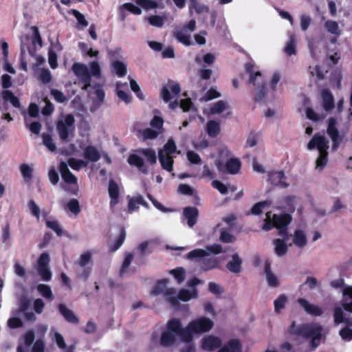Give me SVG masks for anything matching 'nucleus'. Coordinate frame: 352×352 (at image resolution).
<instances>
[{"label": "nucleus", "mask_w": 352, "mask_h": 352, "mask_svg": "<svg viewBox=\"0 0 352 352\" xmlns=\"http://www.w3.org/2000/svg\"><path fill=\"white\" fill-rule=\"evenodd\" d=\"M72 69L79 81L84 84L82 89L85 90L90 86L91 76L97 78L101 77L100 66L96 61L90 62L89 63V67L85 64L75 63L72 65Z\"/></svg>", "instance_id": "4"}, {"label": "nucleus", "mask_w": 352, "mask_h": 352, "mask_svg": "<svg viewBox=\"0 0 352 352\" xmlns=\"http://www.w3.org/2000/svg\"><path fill=\"white\" fill-rule=\"evenodd\" d=\"M281 74L274 72L271 75L267 85L265 84L261 72L252 74L249 77V82L254 87V98L256 101L270 102L273 101L278 93H280V81Z\"/></svg>", "instance_id": "1"}, {"label": "nucleus", "mask_w": 352, "mask_h": 352, "mask_svg": "<svg viewBox=\"0 0 352 352\" xmlns=\"http://www.w3.org/2000/svg\"><path fill=\"white\" fill-rule=\"evenodd\" d=\"M150 25L160 28L164 24V18L160 16H150L146 19Z\"/></svg>", "instance_id": "58"}, {"label": "nucleus", "mask_w": 352, "mask_h": 352, "mask_svg": "<svg viewBox=\"0 0 352 352\" xmlns=\"http://www.w3.org/2000/svg\"><path fill=\"white\" fill-rule=\"evenodd\" d=\"M307 147L309 150L316 148L319 153H327L329 147V140L323 135L316 133L307 143Z\"/></svg>", "instance_id": "13"}, {"label": "nucleus", "mask_w": 352, "mask_h": 352, "mask_svg": "<svg viewBox=\"0 0 352 352\" xmlns=\"http://www.w3.org/2000/svg\"><path fill=\"white\" fill-rule=\"evenodd\" d=\"M217 168L219 172H226L229 174H237L241 166V163L238 158L231 157L223 165L220 160H217L214 163Z\"/></svg>", "instance_id": "11"}, {"label": "nucleus", "mask_w": 352, "mask_h": 352, "mask_svg": "<svg viewBox=\"0 0 352 352\" xmlns=\"http://www.w3.org/2000/svg\"><path fill=\"white\" fill-rule=\"evenodd\" d=\"M67 166H69L73 170H79L80 168L87 166V161L78 160L76 158H69L68 160Z\"/></svg>", "instance_id": "41"}, {"label": "nucleus", "mask_w": 352, "mask_h": 352, "mask_svg": "<svg viewBox=\"0 0 352 352\" xmlns=\"http://www.w3.org/2000/svg\"><path fill=\"white\" fill-rule=\"evenodd\" d=\"M108 192L110 197V207L113 208L119 202L120 188L118 184L113 180L109 183Z\"/></svg>", "instance_id": "20"}, {"label": "nucleus", "mask_w": 352, "mask_h": 352, "mask_svg": "<svg viewBox=\"0 0 352 352\" xmlns=\"http://www.w3.org/2000/svg\"><path fill=\"white\" fill-rule=\"evenodd\" d=\"M221 344L220 338L213 336H208L203 339L201 346L203 349L212 351L218 349Z\"/></svg>", "instance_id": "22"}, {"label": "nucleus", "mask_w": 352, "mask_h": 352, "mask_svg": "<svg viewBox=\"0 0 352 352\" xmlns=\"http://www.w3.org/2000/svg\"><path fill=\"white\" fill-rule=\"evenodd\" d=\"M0 98L3 100L1 107H7L8 102L15 108H19L21 106L19 99L11 91L3 90L0 94Z\"/></svg>", "instance_id": "21"}, {"label": "nucleus", "mask_w": 352, "mask_h": 352, "mask_svg": "<svg viewBox=\"0 0 352 352\" xmlns=\"http://www.w3.org/2000/svg\"><path fill=\"white\" fill-rule=\"evenodd\" d=\"M265 274L269 286L276 287L278 285V279L277 276L272 272L270 264H265Z\"/></svg>", "instance_id": "33"}, {"label": "nucleus", "mask_w": 352, "mask_h": 352, "mask_svg": "<svg viewBox=\"0 0 352 352\" xmlns=\"http://www.w3.org/2000/svg\"><path fill=\"white\" fill-rule=\"evenodd\" d=\"M111 66L113 71L119 77H122L126 75L127 72L126 63L122 61L116 60L112 62Z\"/></svg>", "instance_id": "34"}, {"label": "nucleus", "mask_w": 352, "mask_h": 352, "mask_svg": "<svg viewBox=\"0 0 352 352\" xmlns=\"http://www.w3.org/2000/svg\"><path fill=\"white\" fill-rule=\"evenodd\" d=\"M338 120L334 117H331L328 120L327 133L333 142V148H337L342 141V137L340 134L336 125Z\"/></svg>", "instance_id": "14"}, {"label": "nucleus", "mask_w": 352, "mask_h": 352, "mask_svg": "<svg viewBox=\"0 0 352 352\" xmlns=\"http://www.w3.org/2000/svg\"><path fill=\"white\" fill-rule=\"evenodd\" d=\"M177 334L168 329L162 332L160 338V344L164 347L173 345L176 341Z\"/></svg>", "instance_id": "24"}, {"label": "nucleus", "mask_w": 352, "mask_h": 352, "mask_svg": "<svg viewBox=\"0 0 352 352\" xmlns=\"http://www.w3.org/2000/svg\"><path fill=\"white\" fill-rule=\"evenodd\" d=\"M324 26L329 33L336 36H339L342 33V29L338 23L335 21L327 20L324 22Z\"/></svg>", "instance_id": "31"}, {"label": "nucleus", "mask_w": 352, "mask_h": 352, "mask_svg": "<svg viewBox=\"0 0 352 352\" xmlns=\"http://www.w3.org/2000/svg\"><path fill=\"white\" fill-rule=\"evenodd\" d=\"M201 283V280L195 277L188 281L187 287L179 289L178 297L181 300V303L197 299L199 292L197 286Z\"/></svg>", "instance_id": "10"}, {"label": "nucleus", "mask_w": 352, "mask_h": 352, "mask_svg": "<svg viewBox=\"0 0 352 352\" xmlns=\"http://www.w3.org/2000/svg\"><path fill=\"white\" fill-rule=\"evenodd\" d=\"M135 2L145 10L154 9L158 6L157 3L152 0H136Z\"/></svg>", "instance_id": "55"}, {"label": "nucleus", "mask_w": 352, "mask_h": 352, "mask_svg": "<svg viewBox=\"0 0 352 352\" xmlns=\"http://www.w3.org/2000/svg\"><path fill=\"white\" fill-rule=\"evenodd\" d=\"M153 243V241H143L138 246V250L142 254H149L152 252L151 244Z\"/></svg>", "instance_id": "57"}, {"label": "nucleus", "mask_w": 352, "mask_h": 352, "mask_svg": "<svg viewBox=\"0 0 352 352\" xmlns=\"http://www.w3.org/2000/svg\"><path fill=\"white\" fill-rule=\"evenodd\" d=\"M287 237L283 239H275L272 241L274 245V252L279 257L283 256L287 253L288 248L291 245L287 243Z\"/></svg>", "instance_id": "19"}, {"label": "nucleus", "mask_w": 352, "mask_h": 352, "mask_svg": "<svg viewBox=\"0 0 352 352\" xmlns=\"http://www.w3.org/2000/svg\"><path fill=\"white\" fill-rule=\"evenodd\" d=\"M25 126L30 129V131L36 135H38L41 130V124L38 122H31L30 119L26 115H24Z\"/></svg>", "instance_id": "38"}, {"label": "nucleus", "mask_w": 352, "mask_h": 352, "mask_svg": "<svg viewBox=\"0 0 352 352\" xmlns=\"http://www.w3.org/2000/svg\"><path fill=\"white\" fill-rule=\"evenodd\" d=\"M270 181L275 186L286 188L288 184L285 182V176L282 171L272 172L270 174Z\"/></svg>", "instance_id": "26"}, {"label": "nucleus", "mask_w": 352, "mask_h": 352, "mask_svg": "<svg viewBox=\"0 0 352 352\" xmlns=\"http://www.w3.org/2000/svg\"><path fill=\"white\" fill-rule=\"evenodd\" d=\"M339 335L342 339L345 341H350L352 340V320L346 321L345 327L340 330Z\"/></svg>", "instance_id": "35"}, {"label": "nucleus", "mask_w": 352, "mask_h": 352, "mask_svg": "<svg viewBox=\"0 0 352 352\" xmlns=\"http://www.w3.org/2000/svg\"><path fill=\"white\" fill-rule=\"evenodd\" d=\"M269 205L270 203L267 201L258 202L252 208V213L253 214L258 215L261 214L263 212V209L268 206Z\"/></svg>", "instance_id": "62"}, {"label": "nucleus", "mask_w": 352, "mask_h": 352, "mask_svg": "<svg viewBox=\"0 0 352 352\" xmlns=\"http://www.w3.org/2000/svg\"><path fill=\"white\" fill-rule=\"evenodd\" d=\"M74 117L72 114L63 116L58 119L56 130L62 140L67 141L69 137L74 136Z\"/></svg>", "instance_id": "8"}, {"label": "nucleus", "mask_w": 352, "mask_h": 352, "mask_svg": "<svg viewBox=\"0 0 352 352\" xmlns=\"http://www.w3.org/2000/svg\"><path fill=\"white\" fill-rule=\"evenodd\" d=\"M221 131V125L219 122L216 120H209L206 124V132L211 138L217 137Z\"/></svg>", "instance_id": "30"}, {"label": "nucleus", "mask_w": 352, "mask_h": 352, "mask_svg": "<svg viewBox=\"0 0 352 352\" xmlns=\"http://www.w3.org/2000/svg\"><path fill=\"white\" fill-rule=\"evenodd\" d=\"M212 327L213 322L206 317H201L189 322V327L193 329L195 334L208 332Z\"/></svg>", "instance_id": "15"}, {"label": "nucleus", "mask_w": 352, "mask_h": 352, "mask_svg": "<svg viewBox=\"0 0 352 352\" xmlns=\"http://www.w3.org/2000/svg\"><path fill=\"white\" fill-rule=\"evenodd\" d=\"M176 144L172 139H169L164 147L158 151L159 161L163 169L171 172L173 166V156L176 152Z\"/></svg>", "instance_id": "7"}, {"label": "nucleus", "mask_w": 352, "mask_h": 352, "mask_svg": "<svg viewBox=\"0 0 352 352\" xmlns=\"http://www.w3.org/2000/svg\"><path fill=\"white\" fill-rule=\"evenodd\" d=\"M37 289L41 293V294L45 298L50 300L52 299V293L50 287L48 285L40 284L39 285H38Z\"/></svg>", "instance_id": "56"}, {"label": "nucleus", "mask_w": 352, "mask_h": 352, "mask_svg": "<svg viewBox=\"0 0 352 352\" xmlns=\"http://www.w3.org/2000/svg\"><path fill=\"white\" fill-rule=\"evenodd\" d=\"M43 144L47 148L50 152L55 151L56 146L52 140V137L47 134H43L42 135Z\"/></svg>", "instance_id": "52"}, {"label": "nucleus", "mask_w": 352, "mask_h": 352, "mask_svg": "<svg viewBox=\"0 0 352 352\" xmlns=\"http://www.w3.org/2000/svg\"><path fill=\"white\" fill-rule=\"evenodd\" d=\"M175 37L180 43L185 45L188 46L192 44L190 36L183 29L175 33Z\"/></svg>", "instance_id": "42"}, {"label": "nucleus", "mask_w": 352, "mask_h": 352, "mask_svg": "<svg viewBox=\"0 0 352 352\" xmlns=\"http://www.w3.org/2000/svg\"><path fill=\"white\" fill-rule=\"evenodd\" d=\"M153 295L162 294L167 303L173 307L181 305V300L179 298V290L169 287V280L163 278L158 280L151 292Z\"/></svg>", "instance_id": "5"}, {"label": "nucleus", "mask_w": 352, "mask_h": 352, "mask_svg": "<svg viewBox=\"0 0 352 352\" xmlns=\"http://www.w3.org/2000/svg\"><path fill=\"white\" fill-rule=\"evenodd\" d=\"M35 339V334L34 332L32 330L28 331L24 335H23V344L25 346L29 347L30 346L32 343L34 342Z\"/></svg>", "instance_id": "64"}, {"label": "nucleus", "mask_w": 352, "mask_h": 352, "mask_svg": "<svg viewBox=\"0 0 352 352\" xmlns=\"http://www.w3.org/2000/svg\"><path fill=\"white\" fill-rule=\"evenodd\" d=\"M343 309H334L333 318H334V324L338 325L340 323L346 324V321L349 320H352V317H346L344 316Z\"/></svg>", "instance_id": "44"}, {"label": "nucleus", "mask_w": 352, "mask_h": 352, "mask_svg": "<svg viewBox=\"0 0 352 352\" xmlns=\"http://www.w3.org/2000/svg\"><path fill=\"white\" fill-rule=\"evenodd\" d=\"M167 328L173 331L179 336L184 342L190 343L192 341L193 334H195L192 328L189 327V323L184 328L181 321L177 318H173L168 320Z\"/></svg>", "instance_id": "9"}, {"label": "nucleus", "mask_w": 352, "mask_h": 352, "mask_svg": "<svg viewBox=\"0 0 352 352\" xmlns=\"http://www.w3.org/2000/svg\"><path fill=\"white\" fill-rule=\"evenodd\" d=\"M288 300V296L285 294H280L274 302V308H283L285 307Z\"/></svg>", "instance_id": "60"}, {"label": "nucleus", "mask_w": 352, "mask_h": 352, "mask_svg": "<svg viewBox=\"0 0 352 352\" xmlns=\"http://www.w3.org/2000/svg\"><path fill=\"white\" fill-rule=\"evenodd\" d=\"M59 171L65 182L68 184L74 185L73 192L76 193L78 190L77 178L71 173L66 162H61L60 163Z\"/></svg>", "instance_id": "18"}, {"label": "nucleus", "mask_w": 352, "mask_h": 352, "mask_svg": "<svg viewBox=\"0 0 352 352\" xmlns=\"http://www.w3.org/2000/svg\"><path fill=\"white\" fill-rule=\"evenodd\" d=\"M221 252V246L219 244H213L206 247V249H195L190 252L187 256L188 259H201L208 256L210 253L217 254Z\"/></svg>", "instance_id": "16"}, {"label": "nucleus", "mask_w": 352, "mask_h": 352, "mask_svg": "<svg viewBox=\"0 0 352 352\" xmlns=\"http://www.w3.org/2000/svg\"><path fill=\"white\" fill-rule=\"evenodd\" d=\"M284 50L289 56L296 54V41L294 36H291L289 41L286 43Z\"/></svg>", "instance_id": "50"}, {"label": "nucleus", "mask_w": 352, "mask_h": 352, "mask_svg": "<svg viewBox=\"0 0 352 352\" xmlns=\"http://www.w3.org/2000/svg\"><path fill=\"white\" fill-rule=\"evenodd\" d=\"M83 156L85 160L89 162H96L100 158V154L98 150L93 146H87L83 149Z\"/></svg>", "instance_id": "23"}, {"label": "nucleus", "mask_w": 352, "mask_h": 352, "mask_svg": "<svg viewBox=\"0 0 352 352\" xmlns=\"http://www.w3.org/2000/svg\"><path fill=\"white\" fill-rule=\"evenodd\" d=\"M72 14L78 21V28H85L88 25V22L85 19V16L76 10H72Z\"/></svg>", "instance_id": "49"}, {"label": "nucleus", "mask_w": 352, "mask_h": 352, "mask_svg": "<svg viewBox=\"0 0 352 352\" xmlns=\"http://www.w3.org/2000/svg\"><path fill=\"white\" fill-rule=\"evenodd\" d=\"M45 223L47 228L53 230L58 235L63 234L62 229L57 221L47 219Z\"/></svg>", "instance_id": "61"}, {"label": "nucleus", "mask_w": 352, "mask_h": 352, "mask_svg": "<svg viewBox=\"0 0 352 352\" xmlns=\"http://www.w3.org/2000/svg\"><path fill=\"white\" fill-rule=\"evenodd\" d=\"M50 255L44 252L41 254L36 263V270L41 278L45 281L51 279L52 274L49 268Z\"/></svg>", "instance_id": "12"}, {"label": "nucleus", "mask_w": 352, "mask_h": 352, "mask_svg": "<svg viewBox=\"0 0 352 352\" xmlns=\"http://www.w3.org/2000/svg\"><path fill=\"white\" fill-rule=\"evenodd\" d=\"M181 91L179 84L176 82H169L161 90L160 96L164 101L169 102V107L170 109H175L179 104L180 107L184 111H187L189 110L192 105L190 98L181 99L178 101V95Z\"/></svg>", "instance_id": "3"}, {"label": "nucleus", "mask_w": 352, "mask_h": 352, "mask_svg": "<svg viewBox=\"0 0 352 352\" xmlns=\"http://www.w3.org/2000/svg\"><path fill=\"white\" fill-rule=\"evenodd\" d=\"M328 152L320 153L315 162V170L321 172L324 170L328 163Z\"/></svg>", "instance_id": "37"}, {"label": "nucleus", "mask_w": 352, "mask_h": 352, "mask_svg": "<svg viewBox=\"0 0 352 352\" xmlns=\"http://www.w3.org/2000/svg\"><path fill=\"white\" fill-rule=\"evenodd\" d=\"M61 315L64 317L65 320L68 322L77 324L78 322V318L74 314L72 309H59Z\"/></svg>", "instance_id": "46"}, {"label": "nucleus", "mask_w": 352, "mask_h": 352, "mask_svg": "<svg viewBox=\"0 0 352 352\" xmlns=\"http://www.w3.org/2000/svg\"><path fill=\"white\" fill-rule=\"evenodd\" d=\"M38 78L43 83H48L52 78L51 73L48 69H41L38 72Z\"/></svg>", "instance_id": "63"}, {"label": "nucleus", "mask_w": 352, "mask_h": 352, "mask_svg": "<svg viewBox=\"0 0 352 352\" xmlns=\"http://www.w3.org/2000/svg\"><path fill=\"white\" fill-rule=\"evenodd\" d=\"M184 215L188 219V225L189 227H192L196 223L198 216V210L193 207L186 208L184 209Z\"/></svg>", "instance_id": "32"}, {"label": "nucleus", "mask_w": 352, "mask_h": 352, "mask_svg": "<svg viewBox=\"0 0 352 352\" xmlns=\"http://www.w3.org/2000/svg\"><path fill=\"white\" fill-rule=\"evenodd\" d=\"M144 199L142 196H137L135 197L131 198L128 204V210L130 213L133 212L137 209L139 208L140 205L144 204Z\"/></svg>", "instance_id": "40"}, {"label": "nucleus", "mask_w": 352, "mask_h": 352, "mask_svg": "<svg viewBox=\"0 0 352 352\" xmlns=\"http://www.w3.org/2000/svg\"><path fill=\"white\" fill-rule=\"evenodd\" d=\"M140 152L146 157L147 161L151 164H154L156 163V161H157L156 160V153L154 150L150 149V148H146V149H142Z\"/></svg>", "instance_id": "53"}, {"label": "nucleus", "mask_w": 352, "mask_h": 352, "mask_svg": "<svg viewBox=\"0 0 352 352\" xmlns=\"http://www.w3.org/2000/svg\"><path fill=\"white\" fill-rule=\"evenodd\" d=\"M170 274L173 276L177 284H182L185 279V270L182 267H178L170 271Z\"/></svg>", "instance_id": "47"}, {"label": "nucleus", "mask_w": 352, "mask_h": 352, "mask_svg": "<svg viewBox=\"0 0 352 352\" xmlns=\"http://www.w3.org/2000/svg\"><path fill=\"white\" fill-rule=\"evenodd\" d=\"M228 108L226 101L219 100L214 103L209 109V113L211 115H217L223 113Z\"/></svg>", "instance_id": "36"}, {"label": "nucleus", "mask_w": 352, "mask_h": 352, "mask_svg": "<svg viewBox=\"0 0 352 352\" xmlns=\"http://www.w3.org/2000/svg\"><path fill=\"white\" fill-rule=\"evenodd\" d=\"M3 58L2 60L1 64L3 69L10 74H15L16 71L12 66V65L8 60V45L6 42H3L1 45Z\"/></svg>", "instance_id": "29"}, {"label": "nucleus", "mask_w": 352, "mask_h": 352, "mask_svg": "<svg viewBox=\"0 0 352 352\" xmlns=\"http://www.w3.org/2000/svg\"><path fill=\"white\" fill-rule=\"evenodd\" d=\"M292 218L289 214H282L277 215L272 212L266 213V218L263 226V230L268 231L273 228H276L280 232H285L286 227L290 223Z\"/></svg>", "instance_id": "6"}, {"label": "nucleus", "mask_w": 352, "mask_h": 352, "mask_svg": "<svg viewBox=\"0 0 352 352\" xmlns=\"http://www.w3.org/2000/svg\"><path fill=\"white\" fill-rule=\"evenodd\" d=\"M68 209L75 215H77L80 212L79 202L76 199H72L67 204Z\"/></svg>", "instance_id": "59"}, {"label": "nucleus", "mask_w": 352, "mask_h": 352, "mask_svg": "<svg viewBox=\"0 0 352 352\" xmlns=\"http://www.w3.org/2000/svg\"><path fill=\"white\" fill-rule=\"evenodd\" d=\"M323 108L326 111H330L334 107V100L331 93L324 89L321 92Z\"/></svg>", "instance_id": "27"}, {"label": "nucleus", "mask_w": 352, "mask_h": 352, "mask_svg": "<svg viewBox=\"0 0 352 352\" xmlns=\"http://www.w3.org/2000/svg\"><path fill=\"white\" fill-rule=\"evenodd\" d=\"M306 116L307 117L313 121H320L322 120L326 115L323 113H317L314 109L311 108H307L306 109Z\"/></svg>", "instance_id": "51"}, {"label": "nucleus", "mask_w": 352, "mask_h": 352, "mask_svg": "<svg viewBox=\"0 0 352 352\" xmlns=\"http://www.w3.org/2000/svg\"><path fill=\"white\" fill-rule=\"evenodd\" d=\"M322 331V326L317 322H308L297 325L296 322L293 321L288 328V333L291 336L309 340V346L313 350L320 344Z\"/></svg>", "instance_id": "2"}, {"label": "nucleus", "mask_w": 352, "mask_h": 352, "mask_svg": "<svg viewBox=\"0 0 352 352\" xmlns=\"http://www.w3.org/2000/svg\"><path fill=\"white\" fill-rule=\"evenodd\" d=\"M242 259L238 253L232 256L231 260L227 263V268L232 273H239L241 271Z\"/></svg>", "instance_id": "25"}, {"label": "nucleus", "mask_w": 352, "mask_h": 352, "mask_svg": "<svg viewBox=\"0 0 352 352\" xmlns=\"http://www.w3.org/2000/svg\"><path fill=\"white\" fill-rule=\"evenodd\" d=\"M223 347H226L228 352H241L242 349L241 344L237 339L230 340Z\"/></svg>", "instance_id": "43"}, {"label": "nucleus", "mask_w": 352, "mask_h": 352, "mask_svg": "<svg viewBox=\"0 0 352 352\" xmlns=\"http://www.w3.org/2000/svg\"><path fill=\"white\" fill-rule=\"evenodd\" d=\"M221 93L215 88H211L205 93V94L200 98V100L202 102H207L218 98L221 97Z\"/></svg>", "instance_id": "45"}, {"label": "nucleus", "mask_w": 352, "mask_h": 352, "mask_svg": "<svg viewBox=\"0 0 352 352\" xmlns=\"http://www.w3.org/2000/svg\"><path fill=\"white\" fill-rule=\"evenodd\" d=\"M287 239L290 240L289 245H294L300 249L304 248L308 242L305 232L300 229L295 230Z\"/></svg>", "instance_id": "17"}, {"label": "nucleus", "mask_w": 352, "mask_h": 352, "mask_svg": "<svg viewBox=\"0 0 352 352\" xmlns=\"http://www.w3.org/2000/svg\"><path fill=\"white\" fill-rule=\"evenodd\" d=\"M128 162L131 165H134L140 169L144 168L143 160L140 157H139L138 155H137L135 154H132L129 157Z\"/></svg>", "instance_id": "54"}, {"label": "nucleus", "mask_w": 352, "mask_h": 352, "mask_svg": "<svg viewBox=\"0 0 352 352\" xmlns=\"http://www.w3.org/2000/svg\"><path fill=\"white\" fill-rule=\"evenodd\" d=\"M91 259H92V253L90 251H86V252H82L80 254V256L77 261V264L80 267H85V266L87 265L91 261Z\"/></svg>", "instance_id": "48"}, {"label": "nucleus", "mask_w": 352, "mask_h": 352, "mask_svg": "<svg viewBox=\"0 0 352 352\" xmlns=\"http://www.w3.org/2000/svg\"><path fill=\"white\" fill-rule=\"evenodd\" d=\"M128 87L127 82L122 83L117 82L116 85V94L118 97L124 101L125 103L129 104L131 101V96L125 92L124 89H126Z\"/></svg>", "instance_id": "28"}, {"label": "nucleus", "mask_w": 352, "mask_h": 352, "mask_svg": "<svg viewBox=\"0 0 352 352\" xmlns=\"http://www.w3.org/2000/svg\"><path fill=\"white\" fill-rule=\"evenodd\" d=\"M161 133H162V131H157L149 128L140 131V137L144 140L154 139Z\"/></svg>", "instance_id": "39"}]
</instances>
